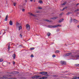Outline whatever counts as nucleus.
<instances>
[{
  "label": "nucleus",
  "instance_id": "55",
  "mask_svg": "<svg viewBox=\"0 0 79 79\" xmlns=\"http://www.w3.org/2000/svg\"><path fill=\"white\" fill-rule=\"evenodd\" d=\"M34 2H35V1H34Z\"/></svg>",
  "mask_w": 79,
  "mask_h": 79
},
{
  "label": "nucleus",
  "instance_id": "9",
  "mask_svg": "<svg viewBox=\"0 0 79 79\" xmlns=\"http://www.w3.org/2000/svg\"><path fill=\"white\" fill-rule=\"evenodd\" d=\"M47 77H41L40 78H39L38 79H47Z\"/></svg>",
  "mask_w": 79,
  "mask_h": 79
},
{
  "label": "nucleus",
  "instance_id": "13",
  "mask_svg": "<svg viewBox=\"0 0 79 79\" xmlns=\"http://www.w3.org/2000/svg\"><path fill=\"white\" fill-rule=\"evenodd\" d=\"M8 15H6V18L4 19L5 21H7L8 20Z\"/></svg>",
  "mask_w": 79,
  "mask_h": 79
},
{
  "label": "nucleus",
  "instance_id": "2",
  "mask_svg": "<svg viewBox=\"0 0 79 79\" xmlns=\"http://www.w3.org/2000/svg\"><path fill=\"white\" fill-rule=\"evenodd\" d=\"M26 29L29 31L30 29V25L29 24H27L26 25Z\"/></svg>",
  "mask_w": 79,
  "mask_h": 79
},
{
  "label": "nucleus",
  "instance_id": "56",
  "mask_svg": "<svg viewBox=\"0 0 79 79\" xmlns=\"http://www.w3.org/2000/svg\"><path fill=\"white\" fill-rule=\"evenodd\" d=\"M12 48H13V47H12Z\"/></svg>",
  "mask_w": 79,
  "mask_h": 79
},
{
  "label": "nucleus",
  "instance_id": "20",
  "mask_svg": "<svg viewBox=\"0 0 79 79\" xmlns=\"http://www.w3.org/2000/svg\"><path fill=\"white\" fill-rule=\"evenodd\" d=\"M75 57L77 58V59H79V55H77L75 56Z\"/></svg>",
  "mask_w": 79,
  "mask_h": 79
},
{
  "label": "nucleus",
  "instance_id": "18",
  "mask_svg": "<svg viewBox=\"0 0 79 79\" xmlns=\"http://www.w3.org/2000/svg\"><path fill=\"white\" fill-rule=\"evenodd\" d=\"M72 12H67L66 14V15H70V14H72Z\"/></svg>",
  "mask_w": 79,
  "mask_h": 79
},
{
  "label": "nucleus",
  "instance_id": "32",
  "mask_svg": "<svg viewBox=\"0 0 79 79\" xmlns=\"http://www.w3.org/2000/svg\"><path fill=\"white\" fill-rule=\"evenodd\" d=\"M55 53H60V51L58 50H57L56 51Z\"/></svg>",
  "mask_w": 79,
  "mask_h": 79
},
{
  "label": "nucleus",
  "instance_id": "12",
  "mask_svg": "<svg viewBox=\"0 0 79 79\" xmlns=\"http://www.w3.org/2000/svg\"><path fill=\"white\" fill-rule=\"evenodd\" d=\"M61 26V25H55V27H60Z\"/></svg>",
  "mask_w": 79,
  "mask_h": 79
},
{
  "label": "nucleus",
  "instance_id": "34",
  "mask_svg": "<svg viewBox=\"0 0 79 79\" xmlns=\"http://www.w3.org/2000/svg\"><path fill=\"white\" fill-rule=\"evenodd\" d=\"M10 44H9V45H8V50L9 51V50H10Z\"/></svg>",
  "mask_w": 79,
  "mask_h": 79
},
{
  "label": "nucleus",
  "instance_id": "46",
  "mask_svg": "<svg viewBox=\"0 0 79 79\" xmlns=\"http://www.w3.org/2000/svg\"><path fill=\"white\" fill-rule=\"evenodd\" d=\"M27 2V0H25V2Z\"/></svg>",
  "mask_w": 79,
  "mask_h": 79
},
{
  "label": "nucleus",
  "instance_id": "24",
  "mask_svg": "<svg viewBox=\"0 0 79 79\" xmlns=\"http://www.w3.org/2000/svg\"><path fill=\"white\" fill-rule=\"evenodd\" d=\"M77 79V77H73V78L71 79Z\"/></svg>",
  "mask_w": 79,
  "mask_h": 79
},
{
  "label": "nucleus",
  "instance_id": "16",
  "mask_svg": "<svg viewBox=\"0 0 79 79\" xmlns=\"http://www.w3.org/2000/svg\"><path fill=\"white\" fill-rule=\"evenodd\" d=\"M73 21L74 22H75V23H77L79 22V21H78V20H77L76 19H73Z\"/></svg>",
  "mask_w": 79,
  "mask_h": 79
},
{
  "label": "nucleus",
  "instance_id": "43",
  "mask_svg": "<svg viewBox=\"0 0 79 79\" xmlns=\"http://www.w3.org/2000/svg\"><path fill=\"white\" fill-rule=\"evenodd\" d=\"M51 19H54V17L51 18Z\"/></svg>",
  "mask_w": 79,
  "mask_h": 79
},
{
  "label": "nucleus",
  "instance_id": "54",
  "mask_svg": "<svg viewBox=\"0 0 79 79\" xmlns=\"http://www.w3.org/2000/svg\"><path fill=\"white\" fill-rule=\"evenodd\" d=\"M11 76V75H10V76Z\"/></svg>",
  "mask_w": 79,
  "mask_h": 79
},
{
  "label": "nucleus",
  "instance_id": "3",
  "mask_svg": "<svg viewBox=\"0 0 79 79\" xmlns=\"http://www.w3.org/2000/svg\"><path fill=\"white\" fill-rule=\"evenodd\" d=\"M40 74H43V75H45L46 74V76H47V72H40Z\"/></svg>",
  "mask_w": 79,
  "mask_h": 79
},
{
  "label": "nucleus",
  "instance_id": "21",
  "mask_svg": "<svg viewBox=\"0 0 79 79\" xmlns=\"http://www.w3.org/2000/svg\"><path fill=\"white\" fill-rule=\"evenodd\" d=\"M3 32H4V33H3V34H5V30H3L1 31V32H2V33H3Z\"/></svg>",
  "mask_w": 79,
  "mask_h": 79
},
{
  "label": "nucleus",
  "instance_id": "53",
  "mask_svg": "<svg viewBox=\"0 0 79 79\" xmlns=\"http://www.w3.org/2000/svg\"><path fill=\"white\" fill-rule=\"evenodd\" d=\"M9 63V64H10V63Z\"/></svg>",
  "mask_w": 79,
  "mask_h": 79
},
{
  "label": "nucleus",
  "instance_id": "29",
  "mask_svg": "<svg viewBox=\"0 0 79 79\" xmlns=\"http://www.w3.org/2000/svg\"><path fill=\"white\" fill-rule=\"evenodd\" d=\"M72 21H73V19H72V18H71L70 21V23H72Z\"/></svg>",
  "mask_w": 79,
  "mask_h": 79
},
{
  "label": "nucleus",
  "instance_id": "6",
  "mask_svg": "<svg viewBox=\"0 0 79 79\" xmlns=\"http://www.w3.org/2000/svg\"><path fill=\"white\" fill-rule=\"evenodd\" d=\"M28 14L30 15L31 16H34V17H35V16H36V15H34L31 12H28Z\"/></svg>",
  "mask_w": 79,
  "mask_h": 79
},
{
  "label": "nucleus",
  "instance_id": "51",
  "mask_svg": "<svg viewBox=\"0 0 79 79\" xmlns=\"http://www.w3.org/2000/svg\"><path fill=\"white\" fill-rule=\"evenodd\" d=\"M55 76H56L55 75L54 76V77H55Z\"/></svg>",
  "mask_w": 79,
  "mask_h": 79
},
{
  "label": "nucleus",
  "instance_id": "41",
  "mask_svg": "<svg viewBox=\"0 0 79 79\" xmlns=\"http://www.w3.org/2000/svg\"><path fill=\"white\" fill-rule=\"evenodd\" d=\"M16 3H14V6H16Z\"/></svg>",
  "mask_w": 79,
  "mask_h": 79
},
{
  "label": "nucleus",
  "instance_id": "52",
  "mask_svg": "<svg viewBox=\"0 0 79 79\" xmlns=\"http://www.w3.org/2000/svg\"><path fill=\"white\" fill-rule=\"evenodd\" d=\"M1 17V15H0V18Z\"/></svg>",
  "mask_w": 79,
  "mask_h": 79
},
{
  "label": "nucleus",
  "instance_id": "25",
  "mask_svg": "<svg viewBox=\"0 0 79 79\" xmlns=\"http://www.w3.org/2000/svg\"><path fill=\"white\" fill-rule=\"evenodd\" d=\"M75 66L77 67H79V64H75Z\"/></svg>",
  "mask_w": 79,
  "mask_h": 79
},
{
  "label": "nucleus",
  "instance_id": "28",
  "mask_svg": "<svg viewBox=\"0 0 79 79\" xmlns=\"http://www.w3.org/2000/svg\"><path fill=\"white\" fill-rule=\"evenodd\" d=\"M38 8L39 9V10H41V9H42V7H38Z\"/></svg>",
  "mask_w": 79,
  "mask_h": 79
},
{
  "label": "nucleus",
  "instance_id": "38",
  "mask_svg": "<svg viewBox=\"0 0 79 79\" xmlns=\"http://www.w3.org/2000/svg\"><path fill=\"white\" fill-rule=\"evenodd\" d=\"M31 58H33V57H34V56H33V54H32L31 55Z\"/></svg>",
  "mask_w": 79,
  "mask_h": 79
},
{
  "label": "nucleus",
  "instance_id": "11",
  "mask_svg": "<svg viewBox=\"0 0 79 79\" xmlns=\"http://www.w3.org/2000/svg\"><path fill=\"white\" fill-rule=\"evenodd\" d=\"M8 78L6 77H1L0 78V79H7Z\"/></svg>",
  "mask_w": 79,
  "mask_h": 79
},
{
  "label": "nucleus",
  "instance_id": "23",
  "mask_svg": "<svg viewBox=\"0 0 79 79\" xmlns=\"http://www.w3.org/2000/svg\"><path fill=\"white\" fill-rule=\"evenodd\" d=\"M79 9H77L76 10H74L75 12H77V11H79Z\"/></svg>",
  "mask_w": 79,
  "mask_h": 79
},
{
  "label": "nucleus",
  "instance_id": "45",
  "mask_svg": "<svg viewBox=\"0 0 79 79\" xmlns=\"http://www.w3.org/2000/svg\"><path fill=\"white\" fill-rule=\"evenodd\" d=\"M79 5V3H77V5H76V6H77V5Z\"/></svg>",
  "mask_w": 79,
  "mask_h": 79
},
{
  "label": "nucleus",
  "instance_id": "50",
  "mask_svg": "<svg viewBox=\"0 0 79 79\" xmlns=\"http://www.w3.org/2000/svg\"><path fill=\"white\" fill-rule=\"evenodd\" d=\"M1 34V32H0V35Z\"/></svg>",
  "mask_w": 79,
  "mask_h": 79
},
{
  "label": "nucleus",
  "instance_id": "42",
  "mask_svg": "<svg viewBox=\"0 0 79 79\" xmlns=\"http://www.w3.org/2000/svg\"><path fill=\"white\" fill-rule=\"evenodd\" d=\"M48 19H46L45 21H47L48 22Z\"/></svg>",
  "mask_w": 79,
  "mask_h": 79
},
{
  "label": "nucleus",
  "instance_id": "4",
  "mask_svg": "<svg viewBox=\"0 0 79 79\" xmlns=\"http://www.w3.org/2000/svg\"><path fill=\"white\" fill-rule=\"evenodd\" d=\"M71 54H72V53L71 52L68 53L67 54H64L63 55V56L66 57V56H69V55H71Z\"/></svg>",
  "mask_w": 79,
  "mask_h": 79
},
{
  "label": "nucleus",
  "instance_id": "8",
  "mask_svg": "<svg viewBox=\"0 0 79 79\" xmlns=\"http://www.w3.org/2000/svg\"><path fill=\"white\" fill-rule=\"evenodd\" d=\"M41 77L40 76H34L33 77H32V78H33V79H34V78H37L38 77Z\"/></svg>",
  "mask_w": 79,
  "mask_h": 79
},
{
  "label": "nucleus",
  "instance_id": "31",
  "mask_svg": "<svg viewBox=\"0 0 79 79\" xmlns=\"http://www.w3.org/2000/svg\"><path fill=\"white\" fill-rule=\"evenodd\" d=\"M34 49V48H30V50H32Z\"/></svg>",
  "mask_w": 79,
  "mask_h": 79
},
{
  "label": "nucleus",
  "instance_id": "19",
  "mask_svg": "<svg viewBox=\"0 0 79 79\" xmlns=\"http://www.w3.org/2000/svg\"><path fill=\"white\" fill-rule=\"evenodd\" d=\"M9 24H10V25L11 26V25H12V24H13V22H12L11 21H10Z\"/></svg>",
  "mask_w": 79,
  "mask_h": 79
},
{
  "label": "nucleus",
  "instance_id": "14",
  "mask_svg": "<svg viewBox=\"0 0 79 79\" xmlns=\"http://www.w3.org/2000/svg\"><path fill=\"white\" fill-rule=\"evenodd\" d=\"M12 56L13 58V59L15 60V58H16V54H13V55Z\"/></svg>",
  "mask_w": 79,
  "mask_h": 79
},
{
  "label": "nucleus",
  "instance_id": "36",
  "mask_svg": "<svg viewBox=\"0 0 79 79\" xmlns=\"http://www.w3.org/2000/svg\"><path fill=\"white\" fill-rule=\"evenodd\" d=\"M56 56L55 55H52V57H53V58L55 57Z\"/></svg>",
  "mask_w": 79,
  "mask_h": 79
},
{
  "label": "nucleus",
  "instance_id": "10",
  "mask_svg": "<svg viewBox=\"0 0 79 79\" xmlns=\"http://www.w3.org/2000/svg\"><path fill=\"white\" fill-rule=\"evenodd\" d=\"M48 27H53V28H55V25H48Z\"/></svg>",
  "mask_w": 79,
  "mask_h": 79
},
{
  "label": "nucleus",
  "instance_id": "17",
  "mask_svg": "<svg viewBox=\"0 0 79 79\" xmlns=\"http://www.w3.org/2000/svg\"><path fill=\"white\" fill-rule=\"evenodd\" d=\"M51 35V33L49 32L47 33V35L49 37Z\"/></svg>",
  "mask_w": 79,
  "mask_h": 79
},
{
  "label": "nucleus",
  "instance_id": "47",
  "mask_svg": "<svg viewBox=\"0 0 79 79\" xmlns=\"http://www.w3.org/2000/svg\"><path fill=\"white\" fill-rule=\"evenodd\" d=\"M36 13H39V11H36Z\"/></svg>",
  "mask_w": 79,
  "mask_h": 79
},
{
  "label": "nucleus",
  "instance_id": "44",
  "mask_svg": "<svg viewBox=\"0 0 79 79\" xmlns=\"http://www.w3.org/2000/svg\"><path fill=\"white\" fill-rule=\"evenodd\" d=\"M15 61L13 62V64L14 65H15Z\"/></svg>",
  "mask_w": 79,
  "mask_h": 79
},
{
  "label": "nucleus",
  "instance_id": "35",
  "mask_svg": "<svg viewBox=\"0 0 79 79\" xmlns=\"http://www.w3.org/2000/svg\"><path fill=\"white\" fill-rule=\"evenodd\" d=\"M3 61V60L2 59H0V62H2Z\"/></svg>",
  "mask_w": 79,
  "mask_h": 79
},
{
  "label": "nucleus",
  "instance_id": "39",
  "mask_svg": "<svg viewBox=\"0 0 79 79\" xmlns=\"http://www.w3.org/2000/svg\"><path fill=\"white\" fill-rule=\"evenodd\" d=\"M63 15V13H61L60 14V16H61Z\"/></svg>",
  "mask_w": 79,
  "mask_h": 79
},
{
  "label": "nucleus",
  "instance_id": "37",
  "mask_svg": "<svg viewBox=\"0 0 79 79\" xmlns=\"http://www.w3.org/2000/svg\"><path fill=\"white\" fill-rule=\"evenodd\" d=\"M22 11H25V9H22Z\"/></svg>",
  "mask_w": 79,
  "mask_h": 79
},
{
  "label": "nucleus",
  "instance_id": "22",
  "mask_svg": "<svg viewBox=\"0 0 79 79\" xmlns=\"http://www.w3.org/2000/svg\"><path fill=\"white\" fill-rule=\"evenodd\" d=\"M63 20H64V19H60L59 20V23H61V22H62V21H63Z\"/></svg>",
  "mask_w": 79,
  "mask_h": 79
},
{
  "label": "nucleus",
  "instance_id": "5",
  "mask_svg": "<svg viewBox=\"0 0 79 79\" xmlns=\"http://www.w3.org/2000/svg\"><path fill=\"white\" fill-rule=\"evenodd\" d=\"M18 73H19V72H18L15 71L12 72L11 73H9V74H18Z\"/></svg>",
  "mask_w": 79,
  "mask_h": 79
},
{
  "label": "nucleus",
  "instance_id": "27",
  "mask_svg": "<svg viewBox=\"0 0 79 79\" xmlns=\"http://www.w3.org/2000/svg\"><path fill=\"white\" fill-rule=\"evenodd\" d=\"M67 7H64L63 8V9L62 10V11H63L64 10H65V9H66L67 8Z\"/></svg>",
  "mask_w": 79,
  "mask_h": 79
},
{
  "label": "nucleus",
  "instance_id": "48",
  "mask_svg": "<svg viewBox=\"0 0 79 79\" xmlns=\"http://www.w3.org/2000/svg\"><path fill=\"white\" fill-rule=\"evenodd\" d=\"M31 2H32L33 0H30Z\"/></svg>",
  "mask_w": 79,
  "mask_h": 79
},
{
  "label": "nucleus",
  "instance_id": "1",
  "mask_svg": "<svg viewBox=\"0 0 79 79\" xmlns=\"http://www.w3.org/2000/svg\"><path fill=\"white\" fill-rule=\"evenodd\" d=\"M16 26L17 27H19V31H20V30L22 29V27L21 26H20V24L18 23V22H17L16 24Z\"/></svg>",
  "mask_w": 79,
  "mask_h": 79
},
{
  "label": "nucleus",
  "instance_id": "15",
  "mask_svg": "<svg viewBox=\"0 0 79 79\" xmlns=\"http://www.w3.org/2000/svg\"><path fill=\"white\" fill-rule=\"evenodd\" d=\"M66 2H64V3L61 4V6H64V5H66Z\"/></svg>",
  "mask_w": 79,
  "mask_h": 79
},
{
  "label": "nucleus",
  "instance_id": "33",
  "mask_svg": "<svg viewBox=\"0 0 79 79\" xmlns=\"http://www.w3.org/2000/svg\"><path fill=\"white\" fill-rule=\"evenodd\" d=\"M19 37H21V38H22V37H23V35L21 34H20L19 35Z\"/></svg>",
  "mask_w": 79,
  "mask_h": 79
},
{
  "label": "nucleus",
  "instance_id": "40",
  "mask_svg": "<svg viewBox=\"0 0 79 79\" xmlns=\"http://www.w3.org/2000/svg\"><path fill=\"white\" fill-rule=\"evenodd\" d=\"M48 22H52V20H48Z\"/></svg>",
  "mask_w": 79,
  "mask_h": 79
},
{
  "label": "nucleus",
  "instance_id": "30",
  "mask_svg": "<svg viewBox=\"0 0 79 79\" xmlns=\"http://www.w3.org/2000/svg\"><path fill=\"white\" fill-rule=\"evenodd\" d=\"M54 18V19H57V18H58V17L57 16L56 17H53Z\"/></svg>",
  "mask_w": 79,
  "mask_h": 79
},
{
  "label": "nucleus",
  "instance_id": "26",
  "mask_svg": "<svg viewBox=\"0 0 79 79\" xmlns=\"http://www.w3.org/2000/svg\"><path fill=\"white\" fill-rule=\"evenodd\" d=\"M39 2V3H40L41 4L42 3H43V2H42V1H41V0H40Z\"/></svg>",
  "mask_w": 79,
  "mask_h": 79
},
{
  "label": "nucleus",
  "instance_id": "49",
  "mask_svg": "<svg viewBox=\"0 0 79 79\" xmlns=\"http://www.w3.org/2000/svg\"><path fill=\"white\" fill-rule=\"evenodd\" d=\"M77 79H79V77H77Z\"/></svg>",
  "mask_w": 79,
  "mask_h": 79
},
{
  "label": "nucleus",
  "instance_id": "7",
  "mask_svg": "<svg viewBox=\"0 0 79 79\" xmlns=\"http://www.w3.org/2000/svg\"><path fill=\"white\" fill-rule=\"evenodd\" d=\"M60 64H66V63L65 61H60Z\"/></svg>",
  "mask_w": 79,
  "mask_h": 79
}]
</instances>
